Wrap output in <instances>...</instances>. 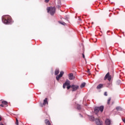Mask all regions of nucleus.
<instances>
[{
	"instance_id": "a211bd4d",
	"label": "nucleus",
	"mask_w": 125,
	"mask_h": 125,
	"mask_svg": "<svg viewBox=\"0 0 125 125\" xmlns=\"http://www.w3.org/2000/svg\"><path fill=\"white\" fill-rule=\"evenodd\" d=\"M77 109L78 110H81V109H82V107L81 106V105H80V104H77Z\"/></svg>"
},
{
	"instance_id": "2eb2a0df",
	"label": "nucleus",
	"mask_w": 125,
	"mask_h": 125,
	"mask_svg": "<svg viewBox=\"0 0 125 125\" xmlns=\"http://www.w3.org/2000/svg\"><path fill=\"white\" fill-rule=\"evenodd\" d=\"M1 103H2V104H3V105H7V104H8L7 102H6L5 101H2Z\"/></svg>"
},
{
	"instance_id": "f8f14e48",
	"label": "nucleus",
	"mask_w": 125,
	"mask_h": 125,
	"mask_svg": "<svg viewBox=\"0 0 125 125\" xmlns=\"http://www.w3.org/2000/svg\"><path fill=\"white\" fill-rule=\"evenodd\" d=\"M102 87H103V84H99L97 86V89H100L101 88H102Z\"/></svg>"
},
{
	"instance_id": "aec40b11",
	"label": "nucleus",
	"mask_w": 125,
	"mask_h": 125,
	"mask_svg": "<svg viewBox=\"0 0 125 125\" xmlns=\"http://www.w3.org/2000/svg\"><path fill=\"white\" fill-rule=\"evenodd\" d=\"M49 123H50V122H49V120H48V119H46L45 120V124L46 125L47 124H48Z\"/></svg>"
},
{
	"instance_id": "1a4fd4ad",
	"label": "nucleus",
	"mask_w": 125,
	"mask_h": 125,
	"mask_svg": "<svg viewBox=\"0 0 125 125\" xmlns=\"http://www.w3.org/2000/svg\"><path fill=\"white\" fill-rule=\"evenodd\" d=\"M96 123L97 125H102L103 124L102 121H100V120H99V119H96Z\"/></svg>"
},
{
	"instance_id": "412c9836",
	"label": "nucleus",
	"mask_w": 125,
	"mask_h": 125,
	"mask_svg": "<svg viewBox=\"0 0 125 125\" xmlns=\"http://www.w3.org/2000/svg\"><path fill=\"white\" fill-rule=\"evenodd\" d=\"M72 88V85H69L66 87L67 89H70V88Z\"/></svg>"
},
{
	"instance_id": "6ab92c4d",
	"label": "nucleus",
	"mask_w": 125,
	"mask_h": 125,
	"mask_svg": "<svg viewBox=\"0 0 125 125\" xmlns=\"http://www.w3.org/2000/svg\"><path fill=\"white\" fill-rule=\"evenodd\" d=\"M110 102H111V98H109L108 100H107L108 105H110Z\"/></svg>"
},
{
	"instance_id": "39448f33",
	"label": "nucleus",
	"mask_w": 125,
	"mask_h": 125,
	"mask_svg": "<svg viewBox=\"0 0 125 125\" xmlns=\"http://www.w3.org/2000/svg\"><path fill=\"white\" fill-rule=\"evenodd\" d=\"M79 85H75V84H72L71 85V91H76V90H78L79 89Z\"/></svg>"
},
{
	"instance_id": "473e14b6",
	"label": "nucleus",
	"mask_w": 125,
	"mask_h": 125,
	"mask_svg": "<svg viewBox=\"0 0 125 125\" xmlns=\"http://www.w3.org/2000/svg\"><path fill=\"white\" fill-rule=\"evenodd\" d=\"M0 125H3L2 123H0Z\"/></svg>"
},
{
	"instance_id": "9d476101",
	"label": "nucleus",
	"mask_w": 125,
	"mask_h": 125,
	"mask_svg": "<svg viewBox=\"0 0 125 125\" xmlns=\"http://www.w3.org/2000/svg\"><path fill=\"white\" fill-rule=\"evenodd\" d=\"M105 125H111V120L110 119H106L105 120Z\"/></svg>"
},
{
	"instance_id": "393cba45",
	"label": "nucleus",
	"mask_w": 125,
	"mask_h": 125,
	"mask_svg": "<svg viewBox=\"0 0 125 125\" xmlns=\"http://www.w3.org/2000/svg\"><path fill=\"white\" fill-rule=\"evenodd\" d=\"M120 109H121V107H120V106H117L116 107V110H120Z\"/></svg>"
},
{
	"instance_id": "7c9ffc66",
	"label": "nucleus",
	"mask_w": 125,
	"mask_h": 125,
	"mask_svg": "<svg viewBox=\"0 0 125 125\" xmlns=\"http://www.w3.org/2000/svg\"><path fill=\"white\" fill-rule=\"evenodd\" d=\"M87 73H89V69H88Z\"/></svg>"
},
{
	"instance_id": "cd10ccee",
	"label": "nucleus",
	"mask_w": 125,
	"mask_h": 125,
	"mask_svg": "<svg viewBox=\"0 0 125 125\" xmlns=\"http://www.w3.org/2000/svg\"><path fill=\"white\" fill-rule=\"evenodd\" d=\"M0 106V107H4V106L3 105V104H1Z\"/></svg>"
},
{
	"instance_id": "0eeeda50",
	"label": "nucleus",
	"mask_w": 125,
	"mask_h": 125,
	"mask_svg": "<svg viewBox=\"0 0 125 125\" xmlns=\"http://www.w3.org/2000/svg\"><path fill=\"white\" fill-rule=\"evenodd\" d=\"M68 85H70V82L69 80H66L63 83L62 87L64 89V88H66V86H68Z\"/></svg>"
},
{
	"instance_id": "bb28decb",
	"label": "nucleus",
	"mask_w": 125,
	"mask_h": 125,
	"mask_svg": "<svg viewBox=\"0 0 125 125\" xmlns=\"http://www.w3.org/2000/svg\"><path fill=\"white\" fill-rule=\"evenodd\" d=\"M83 57L84 59L85 58V57L84 56V54H83Z\"/></svg>"
},
{
	"instance_id": "4468645a",
	"label": "nucleus",
	"mask_w": 125,
	"mask_h": 125,
	"mask_svg": "<svg viewBox=\"0 0 125 125\" xmlns=\"http://www.w3.org/2000/svg\"><path fill=\"white\" fill-rule=\"evenodd\" d=\"M59 69H56L55 71V75L56 76H57V75H58V74H59Z\"/></svg>"
},
{
	"instance_id": "423d86ee",
	"label": "nucleus",
	"mask_w": 125,
	"mask_h": 125,
	"mask_svg": "<svg viewBox=\"0 0 125 125\" xmlns=\"http://www.w3.org/2000/svg\"><path fill=\"white\" fill-rule=\"evenodd\" d=\"M63 75H64V72L61 71L60 74L56 76V80L59 81V80H60V78L63 77Z\"/></svg>"
},
{
	"instance_id": "dca6fc26",
	"label": "nucleus",
	"mask_w": 125,
	"mask_h": 125,
	"mask_svg": "<svg viewBox=\"0 0 125 125\" xmlns=\"http://www.w3.org/2000/svg\"><path fill=\"white\" fill-rule=\"evenodd\" d=\"M84 86H85V83H82L80 86V87L83 88V87H84Z\"/></svg>"
},
{
	"instance_id": "5701e85b",
	"label": "nucleus",
	"mask_w": 125,
	"mask_h": 125,
	"mask_svg": "<svg viewBox=\"0 0 125 125\" xmlns=\"http://www.w3.org/2000/svg\"><path fill=\"white\" fill-rule=\"evenodd\" d=\"M16 125H19V122H18V119H16Z\"/></svg>"
},
{
	"instance_id": "4be33fe9",
	"label": "nucleus",
	"mask_w": 125,
	"mask_h": 125,
	"mask_svg": "<svg viewBox=\"0 0 125 125\" xmlns=\"http://www.w3.org/2000/svg\"><path fill=\"white\" fill-rule=\"evenodd\" d=\"M111 85H112V83H107V87H110V86H111Z\"/></svg>"
},
{
	"instance_id": "c85d7f7f",
	"label": "nucleus",
	"mask_w": 125,
	"mask_h": 125,
	"mask_svg": "<svg viewBox=\"0 0 125 125\" xmlns=\"http://www.w3.org/2000/svg\"><path fill=\"white\" fill-rule=\"evenodd\" d=\"M46 125H51V124H50V122H49V123H47Z\"/></svg>"
},
{
	"instance_id": "7ed1b4c3",
	"label": "nucleus",
	"mask_w": 125,
	"mask_h": 125,
	"mask_svg": "<svg viewBox=\"0 0 125 125\" xmlns=\"http://www.w3.org/2000/svg\"><path fill=\"white\" fill-rule=\"evenodd\" d=\"M103 110H104V106L103 105H102L100 107H95V113L96 114V115H97V114H98V112H99V111H100V112H101V113H102V112H103Z\"/></svg>"
},
{
	"instance_id": "ddd939ff",
	"label": "nucleus",
	"mask_w": 125,
	"mask_h": 125,
	"mask_svg": "<svg viewBox=\"0 0 125 125\" xmlns=\"http://www.w3.org/2000/svg\"><path fill=\"white\" fill-rule=\"evenodd\" d=\"M89 119L92 122H94V121H95V118H94V117L92 116H90Z\"/></svg>"
},
{
	"instance_id": "20e7f679",
	"label": "nucleus",
	"mask_w": 125,
	"mask_h": 125,
	"mask_svg": "<svg viewBox=\"0 0 125 125\" xmlns=\"http://www.w3.org/2000/svg\"><path fill=\"white\" fill-rule=\"evenodd\" d=\"M108 80V81H109V82H111V80L112 79V76L110 75V73L108 72L105 76L104 78V81H105V80Z\"/></svg>"
},
{
	"instance_id": "b1692460",
	"label": "nucleus",
	"mask_w": 125,
	"mask_h": 125,
	"mask_svg": "<svg viewBox=\"0 0 125 125\" xmlns=\"http://www.w3.org/2000/svg\"><path fill=\"white\" fill-rule=\"evenodd\" d=\"M104 95L105 96H107L108 94H107V92H104Z\"/></svg>"
},
{
	"instance_id": "2f4dec72",
	"label": "nucleus",
	"mask_w": 125,
	"mask_h": 125,
	"mask_svg": "<svg viewBox=\"0 0 125 125\" xmlns=\"http://www.w3.org/2000/svg\"><path fill=\"white\" fill-rule=\"evenodd\" d=\"M0 121H1V117L0 116Z\"/></svg>"
},
{
	"instance_id": "6e6552de",
	"label": "nucleus",
	"mask_w": 125,
	"mask_h": 125,
	"mask_svg": "<svg viewBox=\"0 0 125 125\" xmlns=\"http://www.w3.org/2000/svg\"><path fill=\"white\" fill-rule=\"evenodd\" d=\"M68 78H69V80H75V76H74V74L73 73H70L68 75Z\"/></svg>"
},
{
	"instance_id": "9b49d317",
	"label": "nucleus",
	"mask_w": 125,
	"mask_h": 125,
	"mask_svg": "<svg viewBox=\"0 0 125 125\" xmlns=\"http://www.w3.org/2000/svg\"><path fill=\"white\" fill-rule=\"evenodd\" d=\"M46 104H48V102H47V98H46L44 101H43V105H46Z\"/></svg>"
},
{
	"instance_id": "f03ea898",
	"label": "nucleus",
	"mask_w": 125,
	"mask_h": 125,
	"mask_svg": "<svg viewBox=\"0 0 125 125\" xmlns=\"http://www.w3.org/2000/svg\"><path fill=\"white\" fill-rule=\"evenodd\" d=\"M47 11L48 13H49L51 14V15L53 16L54 15V14L55 13V12L56 11V8L55 7H49L47 8Z\"/></svg>"
},
{
	"instance_id": "c756f323",
	"label": "nucleus",
	"mask_w": 125,
	"mask_h": 125,
	"mask_svg": "<svg viewBox=\"0 0 125 125\" xmlns=\"http://www.w3.org/2000/svg\"><path fill=\"white\" fill-rule=\"evenodd\" d=\"M58 8H60L61 6H60V5H58Z\"/></svg>"
},
{
	"instance_id": "f3484780",
	"label": "nucleus",
	"mask_w": 125,
	"mask_h": 125,
	"mask_svg": "<svg viewBox=\"0 0 125 125\" xmlns=\"http://www.w3.org/2000/svg\"><path fill=\"white\" fill-rule=\"evenodd\" d=\"M59 23H60V24H61L62 25H63V26H65V25H66V23H65V22L64 21H59Z\"/></svg>"
},
{
	"instance_id": "a878e982",
	"label": "nucleus",
	"mask_w": 125,
	"mask_h": 125,
	"mask_svg": "<svg viewBox=\"0 0 125 125\" xmlns=\"http://www.w3.org/2000/svg\"><path fill=\"white\" fill-rule=\"evenodd\" d=\"M45 2H46V3H47V2H48V1H49V0H44Z\"/></svg>"
},
{
	"instance_id": "f257e3e1",
	"label": "nucleus",
	"mask_w": 125,
	"mask_h": 125,
	"mask_svg": "<svg viewBox=\"0 0 125 125\" xmlns=\"http://www.w3.org/2000/svg\"><path fill=\"white\" fill-rule=\"evenodd\" d=\"M2 21L4 24H10L12 22L11 17L8 15L4 16L2 18Z\"/></svg>"
}]
</instances>
